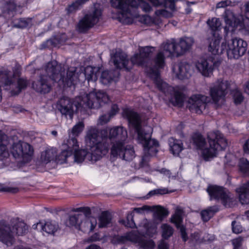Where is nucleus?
Listing matches in <instances>:
<instances>
[{"mask_svg": "<svg viewBox=\"0 0 249 249\" xmlns=\"http://www.w3.org/2000/svg\"><path fill=\"white\" fill-rule=\"evenodd\" d=\"M44 70L45 74H40L38 80L32 84L33 88L36 91L43 94L48 93L51 90L52 81L57 83L59 86L70 87L76 84L81 74L76 72V67H71L68 68L65 77L64 65L55 60L47 63L44 66Z\"/></svg>", "mask_w": 249, "mask_h": 249, "instance_id": "f257e3e1", "label": "nucleus"}, {"mask_svg": "<svg viewBox=\"0 0 249 249\" xmlns=\"http://www.w3.org/2000/svg\"><path fill=\"white\" fill-rule=\"evenodd\" d=\"M109 100L108 96L105 92H90L82 98H76L74 101L68 97H63L57 102V106L62 115L72 119L74 107L76 110H80L87 108L97 109Z\"/></svg>", "mask_w": 249, "mask_h": 249, "instance_id": "f03ea898", "label": "nucleus"}, {"mask_svg": "<svg viewBox=\"0 0 249 249\" xmlns=\"http://www.w3.org/2000/svg\"><path fill=\"white\" fill-rule=\"evenodd\" d=\"M67 145L68 149L62 151L59 156V159L62 160L65 163L68 161V158L71 157H72L75 162L81 163L85 159L94 162L107 154L106 147L101 143L92 146L89 152L84 149L79 150L77 140L73 137L68 140Z\"/></svg>", "mask_w": 249, "mask_h": 249, "instance_id": "7ed1b4c3", "label": "nucleus"}, {"mask_svg": "<svg viewBox=\"0 0 249 249\" xmlns=\"http://www.w3.org/2000/svg\"><path fill=\"white\" fill-rule=\"evenodd\" d=\"M161 51L157 54L154 59V68H149L148 73L154 80V83L158 87L164 92H168L172 89V88L169 87L166 83L163 82L160 78L159 69H162L164 65L165 57H171L178 54V47L176 43L175 40H168L163 43L161 46Z\"/></svg>", "mask_w": 249, "mask_h": 249, "instance_id": "20e7f679", "label": "nucleus"}, {"mask_svg": "<svg viewBox=\"0 0 249 249\" xmlns=\"http://www.w3.org/2000/svg\"><path fill=\"white\" fill-rule=\"evenodd\" d=\"M207 138L209 147H205L206 141L201 135L196 134L193 137V143L197 149L202 150L205 160L215 157L219 150L225 149L228 145L227 140L218 131L209 132Z\"/></svg>", "mask_w": 249, "mask_h": 249, "instance_id": "39448f33", "label": "nucleus"}, {"mask_svg": "<svg viewBox=\"0 0 249 249\" xmlns=\"http://www.w3.org/2000/svg\"><path fill=\"white\" fill-rule=\"evenodd\" d=\"M124 116L129 122V125L133 128L138 135V141L142 145L144 152L151 156H155L158 151L159 142L155 139H151V134L146 132L142 127V120L136 112L126 109L124 111Z\"/></svg>", "mask_w": 249, "mask_h": 249, "instance_id": "423d86ee", "label": "nucleus"}, {"mask_svg": "<svg viewBox=\"0 0 249 249\" xmlns=\"http://www.w3.org/2000/svg\"><path fill=\"white\" fill-rule=\"evenodd\" d=\"M13 226H11L6 221H0V241L7 247L13 246L15 242L14 234L23 235L27 233L28 227L19 218L12 220Z\"/></svg>", "mask_w": 249, "mask_h": 249, "instance_id": "0eeeda50", "label": "nucleus"}, {"mask_svg": "<svg viewBox=\"0 0 249 249\" xmlns=\"http://www.w3.org/2000/svg\"><path fill=\"white\" fill-rule=\"evenodd\" d=\"M144 1V0H111L110 3L112 7L118 10L119 21L128 24L131 21L133 9Z\"/></svg>", "mask_w": 249, "mask_h": 249, "instance_id": "6e6552de", "label": "nucleus"}, {"mask_svg": "<svg viewBox=\"0 0 249 249\" xmlns=\"http://www.w3.org/2000/svg\"><path fill=\"white\" fill-rule=\"evenodd\" d=\"M9 73V71H0V84H3L5 86H9L11 90V94L18 95L22 90L27 88L28 81L24 78H18L16 80H12Z\"/></svg>", "mask_w": 249, "mask_h": 249, "instance_id": "1a4fd4ad", "label": "nucleus"}, {"mask_svg": "<svg viewBox=\"0 0 249 249\" xmlns=\"http://www.w3.org/2000/svg\"><path fill=\"white\" fill-rule=\"evenodd\" d=\"M210 200L220 201L225 207H231L233 205V199L231 193L225 188L217 185H209L206 190Z\"/></svg>", "mask_w": 249, "mask_h": 249, "instance_id": "9d476101", "label": "nucleus"}, {"mask_svg": "<svg viewBox=\"0 0 249 249\" xmlns=\"http://www.w3.org/2000/svg\"><path fill=\"white\" fill-rule=\"evenodd\" d=\"M248 44L240 38H235L229 40L226 44V53L229 58L238 59L247 52Z\"/></svg>", "mask_w": 249, "mask_h": 249, "instance_id": "9b49d317", "label": "nucleus"}, {"mask_svg": "<svg viewBox=\"0 0 249 249\" xmlns=\"http://www.w3.org/2000/svg\"><path fill=\"white\" fill-rule=\"evenodd\" d=\"M230 84L228 81H218L210 89V93L213 103L217 108L220 107L224 102L225 96L227 93Z\"/></svg>", "mask_w": 249, "mask_h": 249, "instance_id": "f8f14e48", "label": "nucleus"}, {"mask_svg": "<svg viewBox=\"0 0 249 249\" xmlns=\"http://www.w3.org/2000/svg\"><path fill=\"white\" fill-rule=\"evenodd\" d=\"M102 12L99 9L94 8L88 12L79 20L77 28L80 33H85L97 24L101 17Z\"/></svg>", "mask_w": 249, "mask_h": 249, "instance_id": "ddd939ff", "label": "nucleus"}, {"mask_svg": "<svg viewBox=\"0 0 249 249\" xmlns=\"http://www.w3.org/2000/svg\"><path fill=\"white\" fill-rule=\"evenodd\" d=\"M118 240L123 243L127 241L138 243L141 249H153L155 245L152 240L146 239L137 231L127 233L125 235L120 237Z\"/></svg>", "mask_w": 249, "mask_h": 249, "instance_id": "4468645a", "label": "nucleus"}, {"mask_svg": "<svg viewBox=\"0 0 249 249\" xmlns=\"http://www.w3.org/2000/svg\"><path fill=\"white\" fill-rule=\"evenodd\" d=\"M72 212H83L84 219L81 220L79 224L78 230H81L83 232H91L95 229L97 225V220L94 217H89L91 214V210L89 207H79L73 208L71 210Z\"/></svg>", "mask_w": 249, "mask_h": 249, "instance_id": "2eb2a0df", "label": "nucleus"}, {"mask_svg": "<svg viewBox=\"0 0 249 249\" xmlns=\"http://www.w3.org/2000/svg\"><path fill=\"white\" fill-rule=\"evenodd\" d=\"M210 101V98L208 96L194 95L189 99L187 107L191 112L200 114L205 109L207 103Z\"/></svg>", "mask_w": 249, "mask_h": 249, "instance_id": "dca6fc26", "label": "nucleus"}, {"mask_svg": "<svg viewBox=\"0 0 249 249\" xmlns=\"http://www.w3.org/2000/svg\"><path fill=\"white\" fill-rule=\"evenodd\" d=\"M12 153L16 159H28L33 155L34 149L29 143L19 141L13 144Z\"/></svg>", "mask_w": 249, "mask_h": 249, "instance_id": "f3484780", "label": "nucleus"}, {"mask_svg": "<svg viewBox=\"0 0 249 249\" xmlns=\"http://www.w3.org/2000/svg\"><path fill=\"white\" fill-rule=\"evenodd\" d=\"M110 61L112 62L117 69L124 68L127 71L132 68V65H129L130 61L126 55L121 51H116L115 53H111Z\"/></svg>", "mask_w": 249, "mask_h": 249, "instance_id": "a211bd4d", "label": "nucleus"}, {"mask_svg": "<svg viewBox=\"0 0 249 249\" xmlns=\"http://www.w3.org/2000/svg\"><path fill=\"white\" fill-rule=\"evenodd\" d=\"M216 65L212 57L207 59H200L196 63V68L203 75L209 76L213 71V66Z\"/></svg>", "mask_w": 249, "mask_h": 249, "instance_id": "6ab92c4d", "label": "nucleus"}, {"mask_svg": "<svg viewBox=\"0 0 249 249\" xmlns=\"http://www.w3.org/2000/svg\"><path fill=\"white\" fill-rule=\"evenodd\" d=\"M183 213V210L180 207H177L175 214L171 218V222L174 223L177 228L179 230L183 241L186 242L188 240V237L186 231V228L181 225Z\"/></svg>", "mask_w": 249, "mask_h": 249, "instance_id": "aec40b11", "label": "nucleus"}, {"mask_svg": "<svg viewBox=\"0 0 249 249\" xmlns=\"http://www.w3.org/2000/svg\"><path fill=\"white\" fill-rule=\"evenodd\" d=\"M100 137L98 129L94 127H90L89 129L86 136V142L88 144L89 143L90 148H91L92 146L101 143L106 147L107 153L108 151V145L103 142H100Z\"/></svg>", "mask_w": 249, "mask_h": 249, "instance_id": "412c9836", "label": "nucleus"}, {"mask_svg": "<svg viewBox=\"0 0 249 249\" xmlns=\"http://www.w3.org/2000/svg\"><path fill=\"white\" fill-rule=\"evenodd\" d=\"M225 22L229 26L236 27L242 26L243 24V17L242 16H236L233 12L229 9H226L223 15Z\"/></svg>", "mask_w": 249, "mask_h": 249, "instance_id": "4be33fe9", "label": "nucleus"}, {"mask_svg": "<svg viewBox=\"0 0 249 249\" xmlns=\"http://www.w3.org/2000/svg\"><path fill=\"white\" fill-rule=\"evenodd\" d=\"M127 137V133L125 129L122 126H116L110 129L109 136L106 139L116 142L124 141Z\"/></svg>", "mask_w": 249, "mask_h": 249, "instance_id": "5701e85b", "label": "nucleus"}, {"mask_svg": "<svg viewBox=\"0 0 249 249\" xmlns=\"http://www.w3.org/2000/svg\"><path fill=\"white\" fill-rule=\"evenodd\" d=\"M57 156V150L55 148H51L46 149L42 152L41 154V160L44 163L47 164L52 160H55L60 163H65L62 160L59 159V156Z\"/></svg>", "mask_w": 249, "mask_h": 249, "instance_id": "b1692460", "label": "nucleus"}, {"mask_svg": "<svg viewBox=\"0 0 249 249\" xmlns=\"http://www.w3.org/2000/svg\"><path fill=\"white\" fill-rule=\"evenodd\" d=\"M177 76L179 79H188L191 77L192 69L191 65L186 62H181L177 66Z\"/></svg>", "mask_w": 249, "mask_h": 249, "instance_id": "393cba45", "label": "nucleus"}, {"mask_svg": "<svg viewBox=\"0 0 249 249\" xmlns=\"http://www.w3.org/2000/svg\"><path fill=\"white\" fill-rule=\"evenodd\" d=\"M194 43V39L191 37H184L181 38L178 44V54L179 55H182L186 51L189 50Z\"/></svg>", "mask_w": 249, "mask_h": 249, "instance_id": "a878e982", "label": "nucleus"}, {"mask_svg": "<svg viewBox=\"0 0 249 249\" xmlns=\"http://www.w3.org/2000/svg\"><path fill=\"white\" fill-rule=\"evenodd\" d=\"M220 43L219 39H214L210 42L209 46V51L214 55L223 53L224 52H226V41L222 42L220 46H219Z\"/></svg>", "mask_w": 249, "mask_h": 249, "instance_id": "bb28decb", "label": "nucleus"}, {"mask_svg": "<svg viewBox=\"0 0 249 249\" xmlns=\"http://www.w3.org/2000/svg\"><path fill=\"white\" fill-rule=\"evenodd\" d=\"M84 219V215L82 213L70 214L66 220L65 224L67 227H73L78 229L79 224L81 222V220H83Z\"/></svg>", "mask_w": 249, "mask_h": 249, "instance_id": "cd10ccee", "label": "nucleus"}, {"mask_svg": "<svg viewBox=\"0 0 249 249\" xmlns=\"http://www.w3.org/2000/svg\"><path fill=\"white\" fill-rule=\"evenodd\" d=\"M239 194V200L242 204L249 203V181L236 189Z\"/></svg>", "mask_w": 249, "mask_h": 249, "instance_id": "c85d7f7f", "label": "nucleus"}, {"mask_svg": "<svg viewBox=\"0 0 249 249\" xmlns=\"http://www.w3.org/2000/svg\"><path fill=\"white\" fill-rule=\"evenodd\" d=\"M168 85L167 83H166ZM156 86H157L156 85ZM169 87L170 86L168 85ZM158 87V86H157ZM170 87L172 88V89L169 90L168 92H164L161 90H160L158 87H157L160 90L164 92L165 94H171L172 92H174V96L171 98V101L172 103L175 106H178L179 107H182L183 105V101H184V96L183 94L179 91H174L173 87L170 86Z\"/></svg>", "mask_w": 249, "mask_h": 249, "instance_id": "c756f323", "label": "nucleus"}, {"mask_svg": "<svg viewBox=\"0 0 249 249\" xmlns=\"http://www.w3.org/2000/svg\"><path fill=\"white\" fill-rule=\"evenodd\" d=\"M8 143L7 136L0 132V160L7 158L9 155L7 147Z\"/></svg>", "mask_w": 249, "mask_h": 249, "instance_id": "7c9ffc66", "label": "nucleus"}, {"mask_svg": "<svg viewBox=\"0 0 249 249\" xmlns=\"http://www.w3.org/2000/svg\"><path fill=\"white\" fill-rule=\"evenodd\" d=\"M154 63V62H153ZM132 65V66L134 65H138L139 66H145L147 67L146 68V72L147 73V74L148 76L151 78L149 73H148V71L149 70V68L151 67L154 68V64L152 66H150L149 67H148L147 65V61L146 60V59L142 55H141V53H136L130 59V63L129 65Z\"/></svg>", "mask_w": 249, "mask_h": 249, "instance_id": "2f4dec72", "label": "nucleus"}, {"mask_svg": "<svg viewBox=\"0 0 249 249\" xmlns=\"http://www.w3.org/2000/svg\"><path fill=\"white\" fill-rule=\"evenodd\" d=\"M124 141H118L114 143L111 148V154L113 157L121 158L126 147Z\"/></svg>", "mask_w": 249, "mask_h": 249, "instance_id": "473e14b6", "label": "nucleus"}, {"mask_svg": "<svg viewBox=\"0 0 249 249\" xmlns=\"http://www.w3.org/2000/svg\"><path fill=\"white\" fill-rule=\"evenodd\" d=\"M170 151L174 155H178L183 149V143L180 140L171 138L169 140Z\"/></svg>", "mask_w": 249, "mask_h": 249, "instance_id": "72a5a7b5", "label": "nucleus"}, {"mask_svg": "<svg viewBox=\"0 0 249 249\" xmlns=\"http://www.w3.org/2000/svg\"><path fill=\"white\" fill-rule=\"evenodd\" d=\"M84 71L85 76L89 81H96L98 77L97 74L99 72V68L89 66L85 69Z\"/></svg>", "mask_w": 249, "mask_h": 249, "instance_id": "f704fd0d", "label": "nucleus"}, {"mask_svg": "<svg viewBox=\"0 0 249 249\" xmlns=\"http://www.w3.org/2000/svg\"><path fill=\"white\" fill-rule=\"evenodd\" d=\"M209 235V234H205L203 238H201L199 233L195 232L191 234V239L195 244H198L204 242L211 241L214 239L213 236H210V237H208Z\"/></svg>", "mask_w": 249, "mask_h": 249, "instance_id": "c9c22d12", "label": "nucleus"}, {"mask_svg": "<svg viewBox=\"0 0 249 249\" xmlns=\"http://www.w3.org/2000/svg\"><path fill=\"white\" fill-rule=\"evenodd\" d=\"M218 208L216 206L210 207L206 210H203L201 212V216L204 221H208L213 216L214 213L218 212Z\"/></svg>", "mask_w": 249, "mask_h": 249, "instance_id": "e433bc0d", "label": "nucleus"}, {"mask_svg": "<svg viewBox=\"0 0 249 249\" xmlns=\"http://www.w3.org/2000/svg\"><path fill=\"white\" fill-rule=\"evenodd\" d=\"M134 157L135 151L133 147L131 145H126L120 158L126 161H131Z\"/></svg>", "mask_w": 249, "mask_h": 249, "instance_id": "4c0bfd02", "label": "nucleus"}, {"mask_svg": "<svg viewBox=\"0 0 249 249\" xmlns=\"http://www.w3.org/2000/svg\"><path fill=\"white\" fill-rule=\"evenodd\" d=\"M111 217L108 212L105 211L102 212L99 217V228L106 227L111 222Z\"/></svg>", "mask_w": 249, "mask_h": 249, "instance_id": "58836bf2", "label": "nucleus"}, {"mask_svg": "<svg viewBox=\"0 0 249 249\" xmlns=\"http://www.w3.org/2000/svg\"><path fill=\"white\" fill-rule=\"evenodd\" d=\"M169 212L167 210L162 207L158 206L156 207L153 215L156 219L161 221L164 217L167 216Z\"/></svg>", "mask_w": 249, "mask_h": 249, "instance_id": "ea45409f", "label": "nucleus"}, {"mask_svg": "<svg viewBox=\"0 0 249 249\" xmlns=\"http://www.w3.org/2000/svg\"><path fill=\"white\" fill-rule=\"evenodd\" d=\"M58 225L54 221H48L42 226V230L49 234H53L57 230Z\"/></svg>", "mask_w": 249, "mask_h": 249, "instance_id": "a19ab883", "label": "nucleus"}, {"mask_svg": "<svg viewBox=\"0 0 249 249\" xmlns=\"http://www.w3.org/2000/svg\"><path fill=\"white\" fill-rule=\"evenodd\" d=\"M31 22V18H20L15 19L13 21V26L18 28H23L27 27Z\"/></svg>", "mask_w": 249, "mask_h": 249, "instance_id": "79ce46f5", "label": "nucleus"}, {"mask_svg": "<svg viewBox=\"0 0 249 249\" xmlns=\"http://www.w3.org/2000/svg\"><path fill=\"white\" fill-rule=\"evenodd\" d=\"M238 166L240 171L244 175H249V161L246 159H240Z\"/></svg>", "mask_w": 249, "mask_h": 249, "instance_id": "37998d69", "label": "nucleus"}, {"mask_svg": "<svg viewBox=\"0 0 249 249\" xmlns=\"http://www.w3.org/2000/svg\"><path fill=\"white\" fill-rule=\"evenodd\" d=\"M89 0H76L67 8L68 13L71 14L75 12L79 8L80 6Z\"/></svg>", "mask_w": 249, "mask_h": 249, "instance_id": "c03bdc74", "label": "nucleus"}, {"mask_svg": "<svg viewBox=\"0 0 249 249\" xmlns=\"http://www.w3.org/2000/svg\"><path fill=\"white\" fill-rule=\"evenodd\" d=\"M162 236L165 239H168L174 232L173 228L167 224H164L161 226Z\"/></svg>", "mask_w": 249, "mask_h": 249, "instance_id": "a18cd8bd", "label": "nucleus"}, {"mask_svg": "<svg viewBox=\"0 0 249 249\" xmlns=\"http://www.w3.org/2000/svg\"><path fill=\"white\" fill-rule=\"evenodd\" d=\"M113 80L112 72L108 71H103L101 76V82L104 85H107Z\"/></svg>", "mask_w": 249, "mask_h": 249, "instance_id": "49530a36", "label": "nucleus"}, {"mask_svg": "<svg viewBox=\"0 0 249 249\" xmlns=\"http://www.w3.org/2000/svg\"><path fill=\"white\" fill-rule=\"evenodd\" d=\"M207 23L212 31L218 30L221 26L220 20L215 18H213L211 20L209 19Z\"/></svg>", "mask_w": 249, "mask_h": 249, "instance_id": "de8ad7c7", "label": "nucleus"}, {"mask_svg": "<svg viewBox=\"0 0 249 249\" xmlns=\"http://www.w3.org/2000/svg\"><path fill=\"white\" fill-rule=\"evenodd\" d=\"M84 128V124L82 122H79L76 124H75L72 128L71 133L72 136L70 137V139L71 138H75V136L78 135V134L81 132Z\"/></svg>", "mask_w": 249, "mask_h": 249, "instance_id": "09e8293b", "label": "nucleus"}, {"mask_svg": "<svg viewBox=\"0 0 249 249\" xmlns=\"http://www.w3.org/2000/svg\"><path fill=\"white\" fill-rule=\"evenodd\" d=\"M152 48L150 47H142L140 49L139 53L147 61L148 58L152 53Z\"/></svg>", "mask_w": 249, "mask_h": 249, "instance_id": "8fccbe9b", "label": "nucleus"}, {"mask_svg": "<svg viewBox=\"0 0 249 249\" xmlns=\"http://www.w3.org/2000/svg\"><path fill=\"white\" fill-rule=\"evenodd\" d=\"M133 217V215L132 214V213H128L127 214L126 217V223H125L126 222L124 220H122V222L123 223H124L126 227H129L131 228H134L135 226V224L134 223Z\"/></svg>", "mask_w": 249, "mask_h": 249, "instance_id": "3c124183", "label": "nucleus"}, {"mask_svg": "<svg viewBox=\"0 0 249 249\" xmlns=\"http://www.w3.org/2000/svg\"><path fill=\"white\" fill-rule=\"evenodd\" d=\"M5 71H7V70H5ZM13 73L12 74V76H11V72L7 70V71H9V75H10V77L12 78V80H16L17 78L16 77H18L19 76V74L20 73V71H21V67L20 65L18 64H16L14 68H13Z\"/></svg>", "mask_w": 249, "mask_h": 249, "instance_id": "603ef678", "label": "nucleus"}, {"mask_svg": "<svg viewBox=\"0 0 249 249\" xmlns=\"http://www.w3.org/2000/svg\"><path fill=\"white\" fill-rule=\"evenodd\" d=\"M233 98L234 102L236 104H240L243 100L242 93L237 90H235L233 92Z\"/></svg>", "mask_w": 249, "mask_h": 249, "instance_id": "864d4df0", "label": "nucleus"}, {"mask_svg": "<svg viewBox=\"0 0 249 249\" xmlns=\"http://www.w3.org/2000/svg\"><path fill=\"white\" fill-rule=\"evenodd\" d=\"M169 192L166 188L158 189L152 190L148 194L149 196H154L155 195H164L168 193Z\"/></svg>", "mask_w": 249, "mask_h": 249, "instance_id": "5fc2aeb1", "label": "nucleus"}, {"mask_svg": "<svg viewBox=\"0 0 249 249\" xmlns=\"http://www.w3.org/2000/svg\"><path fill=\"white\" fill-rule=\"evenodd\" d=\"M232 230L235 233H239L242 232L243 229L242 226L237 224L235 221H233L231 223Z\"/></svg>", "mask_w": 249, "mask_h": 249, "instance_id": "6e6d98bb", "label": "nucleus"}, {"mask_svg": "<svg viewBox=\"0 0 249 249\" xmlns=\"http://www.w3.org/2000/svg\"><path fill=\"white\" fill-rule=\"evenodd\" d=\"M155 14L158 16H162L166 18L170 17L172 13L165 9L157 10L155 11Z\"/></svg>", "mask_w": 249, "mask_h": 249, "instance_id": "4d7b16f0", "label": "nucleus"}, {"mask_svg": "<svg viewBox=\"0 0 249 249\" xmlns=\"http://www.w3.org/2000/svg\"><path fill=\"white\" fill-rule=\"evenodd\" d=\"M157 227L156 225H151L147 229L146 234L150 237L153 236L157 233Z\"/></svg>", "mask_w": 249, "mask_h": 249, "instance_id": "13d9d810", "label": "nucleus"}, {"mask_svg": "<svg viewBox=\"0 0 249 249\" xmlns=\"http://www.w3.org/2000/svg\"><path fill=\"white\" fill-rule=\"evenodd\" d=\"M112 117L111 115L109 114H104L100 117L99 118V123L101 124H104L107 123L110 120V118Z\"/></svg>", "mask_w": 249, "mask_h": 249, "instance_id": "bf43d9fd", "label": "nucleus"}, {"mask_svg": "<svg viewBox=\"0 0 249 249\" xmlns=\"http://www.w3.org/2000/svg\"><path fill=\"white\" fill-rule=\"evenodd\" d=\"M144 155L142 156L141 161L140 162V165L142 167L146 166L149 160V157L151 156L149 155L147 153L144 152Z\"/></svg>", "mask_w": 249, "mask_h": 249, "instance_id": "052dcab7", "label": "nucleus"}, {"mask_svg": "<svg viewBox=\"0 0 249 249\" xmlns=\"http://www.w3.org/2000/svg\"><path fill=\"white\" fill-rule=\"evenodd\" d=\"M144 155L142 156L141 161L140 162V165L142 167L146 166L149 160V157L151 156L149 155L147 153L144 152Z\"/></svg>", "mask_w": 249, "mask_h": 249, "instance_id": "680f3d73", "label": "nucleus"}, {"mask_svg": "<svg viewBox=\"0 0 249 249\" xmlns=\"http://www.w3.org/2000/svg\"><path fill=\"white\" fill-rule=\"evenodd\" d=\"M232 2L230 0H225L224 1H221L217 3L216 8H225L228 6L232 5Z\"/></svg>", "mask_w": 249, "mask_h": 249, "instance_id": "e2e57ef3", "label": "nucleus"}, {"mask_svg": "<svg viewBox=\"0 0 249 249\" xmlns=\"http://www.w3.org/2000/svg\"><path fill=\"white\" fill-rule=\"evenodd\" d=\"M139 6H140L142 10L145 12H149L152 10L151 6L146 1L141 3Z\"/></svg>", "mask_w": 249, "mask_h": 249, "instance_id": "0e129e2a", "label": "nucleus"}, {"mask_svg": "<svg viewBox=\"0 0 249 249\" xmlns=\"http://www.w3.org/2000/svg\"><path fill=\"white\" fill-rule=\"evenodd\" d=\"M5 8L8 13H10V12L12 13L15 11L16 8V5L14 2L10 1L7 3Z\"/></svg>", "mask_w": 249, "mask_h": 249, "instance_id": "69168bd1", "label": "nucleus"}, {"mask_svg": "<svg viewBox=\"0 0 249 249\" xmlns=\"http://www.w3.org/2000/svg\"><path fill=\"white\" fill-rule=\"evenodd\" d=\"M150 210V207L147 205H144L142 207L135 208L134 209V211L138 213H143L144 211H148Z\"/></svg>", "mask_w": 249, "mask_h": 249, "instance_id": "338daca9", "label": "nucleus"}, {"mask_svg": "<svg viewBox=\"0 0 249 249\" xmlns=\"http://www.w3.org/2000/svg\"><path fill=\"white\" fill-rule=\"evenodd\" d=\"M242 241L243 238L241 237L233 239L232 240V244L234 246V249H237L239 248L241 245Z\"/></svg>", "mask_w": 249, "mask_h": 249, "instance_id": "774afa93", "label": "nucleus"}]
</instances>
